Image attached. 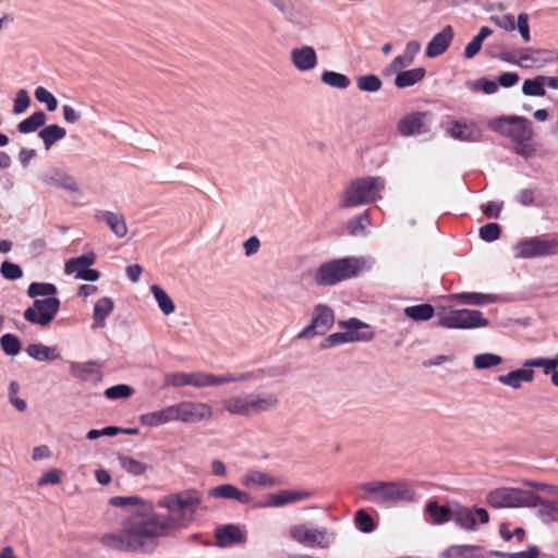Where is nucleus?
<instances>
[{"label":"nucleus","mask_w":558,"mask_h":558,"mask_svg":"<svg viewBox=\"0 0 558 558\" xmlns=\"http://www.w3.org/2000/svg\"><path fill=\"white\" fill-rule=\"evenodd\" d=\"M203 502V495L196 488H189L169 494L157 502L159 508L167 509L168 514L155 510H143L126 522V542L112 538L119 546L133 550H154L159 538L170 536L174 532L186 529L194 520L196 510Z\"/></svg>","instance_id":"1"},{"label":"nucleus","mask_w":558,"mask_h":558,"mask_svg":"<svg viewBox=\"0 0 558 558\" xmlns=\"http://www.w3.org/2000/svg\"><path fill=\"white\" fill-rule=\"evenodd\" d=\"M385 181L379 177H363L352 180L339 195L338 207L354 208L374 203L380 198Z\"/></svg>","instance_id":"2"},{"label":"nucleus","mask_w":558,"mask_h":558,"mask_svg":"<svg viewBox=\"0 0 558 558\" xmlns=\"http://www.w3.org/2000/svg\"><path fill=\"white\" fill-rule=\"evenodd\" d=\"M221 404L232 415L251 416L276 410L279 399L274 392L244 393L227 398Z\"/></svg>","instance_id":"3"},{"label":"nucleus","mask_w":558,"mask_h":558,"mask_svg":"<svg viewBox=\"0 0 558 558\" xmlns=\"http://www.w3.org/2000/svg\"><path fill=\"white\" fill-rule=\"evenodd\" d=\"M109 505L112 507H118V508L136 507V509L121 522V529L119 531L107 532V533L102 534L99 538L100 544L109 550L123 551V553H135V554L151 553L153 550H133V549L124 548L123 546L121 547V546H119V544H117L114 541H112L111 537L114 536V538H119L123 542H126L128 541V538L125 537L126 522L130 521L131 518H133L136 513H138L143 510H147V509L154 510L153 504L138 497V496H114L109 499Z\"/></svg>","instance_id":"4"},{"label":"nucleus","mask_w":558,"mask_h":558,"mask_svg":"<svg viewBox=\"0 0 558 558\" xmlns=\"http://www.w3.org/2000/svg\"><path fill=\"white\" fill-rule=\"evenodd\" d=\"M363 264L364 262L356 257H343L323 263L315 272V283L319 287H330L356 277Z\"/></svg>","instance_id":"5"},{"label":"nucleus","mask_w":558,"mask_h":558,"mask_svg":"<svg viewBox=\"0 0 558 558\" xmlns=\"http://www.w3.org/2000/svg\"><path fill=\"white\" fill-rule=\"evenodd\" d=\"M361 489L366 492L372 502L380 505H397L413 500L415 492L405 482H369L364 483Z\"/></svg>","instance_id":"6"},{"label":"nucleus","mask_w":558,"mask_h":558,"mask_svg":"<svg viewBox=\"0 0 558 558\" xmlns=\"http://www.w3.org/2000/svg\"><path fill=\"white\" fill-rule=\"evenodd\" d=\"M337 325L339 328L347 329V331L329 335L320 342V349L327 350L340 344L351 342H367L374 338L373 332L360 331L361 329L368 328L369 326L355 317L347 320H339Z\"/></svg>","instance_id":"7"},{"label":"nucleus","mask_w":558,"mask_h":558,"mask_svg":"<svg viewBox=\"0 0 558 558\" xmlns=\"http://www.w3.org/2000/svg\"><path fill=\"white\" fill-rule=\"evenodd\" d=\"M536 501L537 494L520 488H497L487 495L488 505L496 509L525 507Z\"/></svg>","instance_id":"8"},{"label":"nucleus","mask_w":558,"mask_h":558,"mask_svg":"<svg viewBox=\"0 0 558 558\" xmlns=\"http://www.w3.org/2000/svg\"><path fill=\"white\" fill-rule=\"evenodd\" d=\"M490 126L500 135L511 138L513 143L530 142L534 134L531 122L519 116L497 118L490 122Z\"/></svg>","instance_id":"9"},{"label":"nucleus","mask_w":558,"mask_h":558,"mask_svg":"<svg viewBox=\"0 0 558 558\" xmlns=\"http://www.w3.org/2000/svg\"><path fill=\"white\" fill-rule=\"evenodd\" d=\"M290 536L294 542L305 547L327 548L333 538V533L326 527H316L311 523H300L291 526Z\"/></svg>","instance_id":"10"},{"label":"nucleus","mask_w":558,"mask_h":558,"mask_svg":"<svg viewBox=\"0 0 558 558\" xmlns=\"http://www.w3.org/2000/svg\"><path fill=\"white\" fill-rule=\"evenodd\" d=\"M335 324V312L326 304L314 306L310 324L298 335V340H308L327 333Z\"/></svg>","instance_id":"11"},{"label":"nucleus","mask_w":558,"mask_h":558,"mask_svg":"<svg viewBox=\"0 0 558 558\" xmlns=\"http://www.w3.org/2000/svg\"><path fill=\"white\" fill-rule=\"evenodd\" d=\"M439 326L448 329H473L486 327L489 322L476 310H452L439 316Z\"/></svg>","instance_id":"12"},{"label":"nucleus","mask_w":558,"mask_h":558,"mask_svg":"<svg viewBox=\"0 0 558 558\" xmlns=\"http://www.w3.org/2000/svg\"><path fill=\"white\" fill-rule=\"evenodd\" d=\"M61 302L58 298L35 299L33 306L27 307L23 317L31 324L47 327L57 316Z\"/></svg>","instance_id":"13"},{"label":"nucleus","mask_w":558,"mask_h":558,"mask_svg":"<svg viewBox=\"0 0 558 558\" xmlns=\"http://www.w3.org/2000/svg\"><path fill=\"white\" fill-rule=\"evenodd\" d=\"M515 257L535 258L558 254V238H531L519 242L514 246Z\"/></svg>","instance_id":"14"},{"label":"nucleus","mask_w":558,"mask_h":558,"mask_svg":"<svg viewBox=\"0 0 558 558\" xmlns=\"http://www.w3.org/2000/svg\"><path fill=\"white\" fill-rule=\"evenodd\" d=\"M314 493L310 489H282L268 495L264 507H284L287 505L298 504L311 499Z\"/></svg>","instance_id":"15"},{"label":"nucleus","mask_w":558,"mask_h":558,"mask_svg":"<svg viewBox=\"0 0 558 558\" xmlns=\"http://www.w3.org/2000/svg\"><path fill=\"white\" fill-rule=\"evenodd\" d=\"M39 179L43 183L69 192H78L80 187L73 177L59 168H50L41 172Z\"/></svg>","instance_id":"16"},{"label":"nucleus","mask_w":558,"mask_h":558,"mask_svg":"<svg viewBox=\"0 0 558 558\" xmlns=\"http://www.w3.org/2000/svg\"><path fill=\"white\" fill-rule=\"evenodd\" d=\"M426 113L412 112L399 120L397 129L403 136L418 135L427 131L425 125Z\"/></svg>","instance_id":"17"},{"label":"nucleus","mask_w":558,"mask_h":558,"mask_svg":"<svg viewBox=\"0 0 558 558\" xmlns=\"http://www.w3.org/2000/svg\"><path fill=\"white\" fill-rule=\"evenodd\" d=\"M454 36V32L451 25H447L442 31L436 34L427 44L426 56L428 58H436L449 48Z\"/></svg>","instance_id":"18"},{"label":"nucleus","mask_w":558,"mask_h":558,"mask_svg":"<svg viewBox=\"0 0 558 558\" xmlns=\"http://www.w3.org/2000/svg\"><path fill=\"white\" fill-rule=\"evenodd\" d=\"M184 423L195 424L209 420L213 415L210 405L204 402L182 401Z\"/></svg>","instance_id":"19"},{"label":"nucleus","mask_w":558,"mask_h":558,"mask_svg":"<svg viewBox=\"0 0 558 558\" xmlns=\"http://www.w3.org/2000/svg\"><path fill=\"white\" fill-rule=\"evenodd\" d=\"M291 61L298 70L305 72L316 66L317 54L313 47L303 46L291 50Z\"/></svg>","instance_id":"20"},{"label":"nucleus","mask_w":558,"mask_h":558,"mask_svg":"<svg viewBox=\"0 0 558 558\" xmlns=\"http://www.w3.org/2000/svg\"><path fill=\"white\" fill-rule=\"evenodd\" d=\"M208 496L215 499H232L243 505L250 504L252 499L246 492L240 490L232 484H222L213 487L208 490Z\"/></svg>","instance_id":"21"},{"label":"nucleus","mask_w":558,"mask_h":558,"mask_svg":"<svg viewBox=\"0 0 558 558\" xmlns=\"http://www.w3.org/2000/svg\"><path fill=\"white\" fill-rule=\"evenodd\" d=\"M95 218L97 221L106 222L117 238L121 239L128 234V225L122 214L102 210L98 211Z\"/></svg>","instance_id":"22"},{"label":"nucleus","mask_w":558,"mask_h":558,"mask_svg":"<svg viewBox=\"0 0 558 558\" xmlns=\"http://www.w3.org/2000/svg\"><path fill=\"white\" fill-rule=\"evenodd\" d=\"M534 379V372L531 367H522L509 372L508 374L498 376V381L502 385L509 386L512 389H520L522 383H531Z\"/></svg>","instance_id":"23"},{"label":"nucleus","mask_w":558,"mask_h":558,"mask_svg":"<svg viewBox=\"0 0 558 558\" xmlns=\"http://www.w3.org/2000/svg\"><path fill=\"white\" fill-rule=\"evenodd\" d=\"M483 548L475 545H451L441 553L442 558H485Z\"/></svg>","instance_id":"24"},{"label":"nucleus","mask_w":558,"mask_h":558,"mask_svg":"<svg viewBox=\"0 0 558 558\" xmlns=\"http://www.w3.org/2000/svg\"><path fill=\"white\" fill-rule=\"evenodd\" d=\"M96 262V254L94 252L85 253L81 256L70 258L64 264V274L65 275H75V278L78 279V272L85 270L87 267H90Z\"/></svg>","instance_id":"25"},{"label":"nucleus","mask_w":558,"mask_h":558,"mask_svg":"<svg viewBox=\"0 0 558 558\" xmlns=\"http://www.w3.org/2000/svg\"><path fill=\"white\" fill-rule=\"evenodd\" d=\"M114 303L111 298L104 296L99 299L95 306L93 313V328H104L106 326L107 316L113 311Z\"/></svg>","instance_id":"26"},{"label":"nucleus","mask_w":558,"mask_h":558,"mask_svg":"<svg viewBox=\"0 0 558 558\" xmlns=\"http://www.w3.org/2000/svg\"><path fill=\"white\" fill-rule=\"evenodd\" d=\"M215 535L217 544L221 547L230 546L234 543H242L244 541L242 531L233 524H228L221 529H217Z\"/></svg>","instance_id":"27"},{"label":"nucleus","mask_w":558,"mask_h":558,"mask_svg":"<svg viewBox=\"0 0 558 558\" xmlns=\"http://www.w3.org/2000/svg\"><path fill=\"white\" fill-rule=\"evenodd\" d=\"M426 75V70L424 68H414L411 70L399 71L397 72L395 78V85L398 88H407L415 85L421 82Z\"/></svg>","instance_id":"28"},{"label":"nucleus","mask_w":558,"mask_h":558,"mask_svg":"<svg viewBox=\"0 0 558 558\" xmlns=\"http://www.w3.org/2000/svg\"><path fill=\"white\" fill-rule=\"evenodd\" d=\"M452 520L456 525L465 531H473L476 527V520L473 511L459 504L453 507Z\"/></svg>","instance_id":"29"},{"label":"nucleus","mask_w":558,"mask_h":558,"mask_svg":"<svg viewBox=\"0 0 558 558\" xmlns=\"http://www.w3.org/2000/svg\"><path fill=\"white\" fill-rule=\"evenodd\" d=\"M425 511L434 524L440 525L452 520L453 508L440 506L437 501L430 500L426 504Z\"/></svg>","instance_id":"30"},{"label":"nucleus","mask_w":558,"mask_h":558,"mask_svg":"<svg viewBox=\"0 0 558 558\" xmlns=\"http://www.w3.org/2000/svg\"><path fill=\"white\" fill-rule=\"evenodd\" d=\"M450 301L469 305H485L495 301L492 294H483L477 292H462L449 295Z\"/></svg>","instance_id":"31"},{"label":"nucleus","mask_w":558,"mask_h":558,"mask_svg":"<svg viewBox=\"0 0 558 558\" xmlns=\"http://www.w3.org/2000/svg\"><path fill=\"white\" fill-rule=\"evenodd\" d=\"M26 353L39 362H52L60 357L54 347L41 343H32L26 348Z\"/></svg>","instance_id":"32"},{"label":"nucleus","mask_w":558,"mask_h":558,"mask_svg":"<svg viewBox=\"0 0 558 558\" xmlns=\"http://www.w3.org/2000/svg\"><path fill=\"white\" fill-rule=\"evenodd\" d=\"M527 507H538V515L546 524H549L558 519V502L544 500L541 496L537 495V501L535 505H530Z\"/></svg>","instance_id":"33"},{"label":"nucleus","mask_w":558,"mask_h":558,"mask_svg":"<svg viewBox=\"0 0 558 558\" xmlns=\"http://www.w3.org/2000/svg\"><path fill=\"white\" fill-rule=\"evenodd\" d=\"M121 469L132 476H140L147 472L149 466L142 461H138L132 457L120 454L118 457Z\"/></svg>","instance_id":"34"},{"label":"nucleus","mask_w":558,"mask_h":558,"mask_svg":"<svg viewBox=\"0 0 558 558\" xmlns=\"http://www.w3.org/2000/svg\"><path fill=\"white\" fill-rule=\"evenodd\" d=\"M47 121V116L44 111H36L25 120L17 124V131L22 134H28L37 131L44 126Z\"/></svg>","instance_id":"35"},{"label":"nucleus","mask_w":558,"mask_h":558,"mask_svg":"<svg viewBox=\"0 0 558 558\" xmlns=\"http://www.w3.org/2000/svg\"><path fill=\"white\" fill-rule=\"evenodd\" d=\"M38 135L43 140L45 148L49 149L56 142L65 137L66 131L58 124H50L40 130Z\"/></svg>","instance_id":"36"},{"label":"nucleus","mask_w":558,"mask_h":558,"mask_svg":"<svg viewBox=\"0 0 558 558\" xmlns=\"http://www.w3.org/2000/svg\"><path fill=\"white\" fill-rule=\"evenodd\" d=\"M150 291L160 308V311L166 315H170L175 311V305L171 298L167 294V292L159 287L158 284H153L150 287Z\"/></svg>","instance_id":"37"},{"label":"nucleus","mask_w":558,"mask_h":558,"mask_svg":"<svg viewBox=\"0 0 558 558\" xmlns=\"http://www.w3.org/2000/svg\"><path fill=\"white\" fill-rule=\"evenodd\" d=\"M493 34V29L488 26L481 27L478 34L465 46L464 57L466 59L474 58L481 50L484 39Z\"/></svg>","instance_id":"38"},{"label":"nucleus","mask_w":558,"mask_h":558,"mask_svg":"<svg viewBox=\"0 0 558 558\" xmlns=\"http://www.w3.org/2000/svg\"><path fill=\"white\" fill-rule=\"evenodd\" d=\"M522 93L525 96L543 97L546 95L544 85V75H537L534 78H526L522 84Z\"/></svg>","instance_id":"39"},{"label":"nucleus","mask_w":558,"mask_h":558,"mask_svg":"<svg viewBox=\"0 0 558 558\" xmlns=\"http://www.w3.org/2000/svg\"><path fill=\"white\" fill-rule=\"evenodd\" d=\"M434 307L430 304H418L413 306H408L404 308V314L410 319L420 322V320H428L434 316Z\"/></svg>","instance_id":"40"},{"label":"nucleus","mask_w":558,"mask_h":558,"mask_svg":"<svg viewBox=\"0 0 558 558\" xmlns=\"http://www.w3.org/2000/svg\"><path fill=\"white\" fill-rule=\"evenodd\" d=\"M141 424L144 426L156 427L170 422L168 407L149 413H145L140 417Z\"/></svg>","instance_id":"41"},{"label":"nucleus","mask_w":558,"mask_h":558,"mask_svg":"<svg viewBox=\"0 0 558 558\" xmlns=\"http://www.w3.org/2000/svg\"><path fill=\"white\" fill-rule=\"evenodd\" d=\"M322 82L330 87L345 89L350 85V78L335 71H325L320 77Z\"/></svg>","instance_id":"42"},{"label":"nucleus","mask_w":558,"mask_h":558,"mask_svg":"<svg viewBox=\"0 0 558 558\" xmlns=\"http://www.w3.org/2000/svg\"><path fill=\"white\" fill-rule=\"evenodd\" d=\"M57 287L48 282H32L27 289L29 298L48 296L51 298L57 293Z\"/></svg>","instance_id":"43"},{"label":"nucleus","mask_w":558,"mask_h":558,"mask_svg":"<svg viewBox=\"0 0 558 558\" xmlns=\"http://www.w3.org/2000/svg\"><path fill=\"white\" fill-rule=\"evenodd\" d=\"M356 86L362 92L376 93L381 88L383 83L378 76L367 74L356 78Z\"/></svg>","instance_id":"44"},{"label":"nucleus","mask_w":558,"mask_h":558,"mask_svg":"<svg viewBox=\"0 0 558 558\" xmlns=\"http://www.w3.org/2000/svg\"><path fill=\"white\" fill-rule=\"evenodd\" d=\"M502 363V357L494 353L477 354L473 359V364L476 369H487Z\"/></svg>","instance_id":"45"},{"label":"nucleus","mask_w":558,"mask_h":558,"mask_svg":"<svg viewBox=\"0 0 558 558\" xmlns=\"http://www.w3.org/2000/svg\"><path fill=\"white\" fill-rule=\"evenodd\" d=\"M369 223L368 211L355 216L347 223L348 231L351 235H362L365 233L366 225Z\"/></svg>","instance_id":"46"},{"label":"nucleus","mask_w":558,"mask_h":558,"mask_svg":"<svg viewBox=\"0 0 558 558\" xmlns=\"http://www.w3.org/2000/svg\"><path fill=\"white\" fill-rule=\"evenodd\" d=\"M70 369H71V374L73 377L82 379V380H87L92 374L96 373L94 362H85V363L71 362Z\"/></svg>","instance_id":"47"},{"label":"nucleus","mask_w":558,"mask_h":558,"mask_svg":"<svg viewBox=\"0 0 558 558\" xmlns=\"http://www.w3.org/2000/svg\"><path fill=\"white\" fill-rule=\"evenodd\" d=\"M533 54H534L533 48H524L519 51L518 60H513L508 54H505L502 57V60H505L507 62L515 63L517 65H519L521 68H525V69L535 68Z\"/></svg>","instance_id":"48"},{"label":"nucleus","mask_w":558,"mask_h":558,"mask_svg":"<svg viewBox=\"0 0 558 558\" xmlns=\"http://www.w3.org/2000/svg\"><path fill=\"white\" fill-rule=\"evenodd\" d=\"M3 352L9 356H15L21 351V341L15 335L5 333L0 338Z\"/></svg>","instance_id":"49"},{"label":"nucleus","mask_w":558,"mask_h":558,"mask_svg":"<svg viewBox=\"0 0 558 558\" xmlns=\"http://www.w3.org/2000/svg\"><path fill=\"white\" fill-rule=\"evenodd\" d=\"M524 367H541L546 375L553 374L558 367V359H530L523 363Z\"/></svg>","instance_id":"50"},{"label":"nucleus","mask_w":558,"mask_h":558,"mask_svg":"<svg viewBox=\"0 0 558 558\" xmlns=\"http://www.w3.org/2000/svg\"><path fill=\"white\" fill-rule=\"evenodd\" d=\"M190 386L195 388L215 387L214 374L206 372H191Z\"/></svg>","instance_id":"51"},{"label":"nucleus","mask_w":558,"mask_h":558,"mask_svg":"<svg viewBox=\"0 0 558 558\" xmlns=\"http://www.w3.org/2000/svg\"><path fill=\"white\" fill-rule=\"evenodd\" d=\"M534 63L535 68H543L546 64L553 63L558 60V53L549 49H534Z\"/></svg>","instance_id":"52"},{"label":"nucleus","mask_w":558,"mask_h":558,"mask_svg":"<svg viewBox=\"0 0 558 558\" xmlns=\"http://www.w3.org/2000/svg\"><path fill=\"white\" fill-rule=\"evenodd\" d=\"M354 521L359 530L363 533H371L375 530L373 518L363 509L355 512Z\"/></svg>","instance_id":"53"},{"label":"nucleus","mask_w":558,"mask_h":558,"mask_svg":"<svg viewBox=\"0 0 558 558\" xmlns=\"http://www.w3.org/2000/svg\"><path fill=\"white\" fill-rule=\"evenodd\" d=\"M35 98L43 104H46L47 110L52 112L57 110V98L45 87L39 86L35 89Z\"/></svg>","instance_id":"54"},{"label":"nucleus","mask_w":558,"mask_h":558,"mask_svg":"<svg viewBox=\"0 0 558 558\" xmlns=\"http://www.w3.org/2000/svg\"><path fill=\"white\" fill-rule=\"evenodd\" d=\"M133 393V388L129 385L120 384L109 387L105 390V397L107 399H124Z\"/></svg>","instance_id":"55"},{"label":"nucleus","mask_w":558,"mask_h":558,"mask_svg":"<svg viewBox=\"0 0 558 558\" xmlns=\"http://www.w3.org/2000/svg\"><path fill=\"white\" fill-rule=\"evenodd\" d=\"M480 238L485 242H493L499 239L501 229L498 223L489 222L480 228Z\"/></svg>","instance_id":"56"},{"label":"nucleus","mask_w":558,"mask_h":558,"mask_svg":"<svg viewBox=\"0 0 558 558\" xmlns=\"http://www.w3.org/2000/svg\"><path fill=\"white\" fill-rule=\"evenodd\" d=\"M63 472L60 469L52 468L44 473L36 482L38 487L46 485H58L61 483Z\"/></svg>","instance_id":"57"},{"label":"nucleus","mask_w":558,"mask_h":558,"mask_svg":"<svg viewBox=\"0 0 558 558\" xmlns=\"http://www.w3.org/2000/svg\"><path fill=\"white\" fill-rule=\"evenodd\" d=\"M20 385L16 381H11L9 385V401L20 412L27 409V403L24 399L19 398Z\"/></svg>","instance_id":"58"},{"label":"nucleus","mask_w":558,"mask_h":558,"mask_svg":"<svg viewBox=\"0 0 558 558\" xmlns=\"http://www.w3.org/2000/svg\"><path fill=\"white\" fill-rule=\"evenodd\" d=\"M0 272L8 280H17L23 276L22 268L17 264L8 260L1 264Z\"/></svg>","instance_id":"59"},{"label":"nucleus","mask_w":558,"mask_h":558,"mask_svg":"<svg viewBox=\"0 0 558 558\" xmlns=\"http://www.w3.org/2000/svg\"><path fill=\"white\" fill-rule=\"evenodd\" d=\"M414 62L413 59L409 58L404 52L400 56H397L392 62L390 63L389 68H387L384 73L389 75L391 73H397L401 71L404 68L410 66Z\"/></svg>","instance_id":"60"},{"label":"nucleus","mask_w":558,"mask_h":558,"mask_svg":"<svg viewBox=\"0 0 558 558\" xmlns=\"http://www.w3.org/2000/svg\"><path fill=\"white\" fill-rule=\"evenodd\" d=\"M247 482L259 486H275L276 480L267 473L255 471L247 475Z\"/></svg>","instance_id":"61"},{"label":"nucleus","mask_w":558,"mask_h":558,"mask_svg":"<svg viewBox=\"0 0 558 558\" xmlns=\"http://www.w3.org/2000/svg\"><path fill=\"white\" fill-rule=\"evenodd\" d=\"M29 104H31V98H29L28 92L26 89L17 90L15 98H14L13 112L15 114L23 113L28 108Z\"/></svg>","instance_id":"62"},{"label":"nucleus","mask_w":558,"mask_h":558,"mask_svg":"<svg viewBox=\"0 0 558 558\" xmlns=\"http://www.w3.org/2000/svg\"><path fill=\"white\" fill-rule=\"evenodd\" d=\"M255 380H263L269 378H277L283 375V372L278 366H265L254 369Z\"/></svg>","instance_id":"63"},{"label":"nucleus","mask_w":558,"mask_h":558,"mask_svg":"<svg viewBox=\"0 0 558 558\" xmlns=\"http://www.w3.org/2000/svg\"><path fill=\"white\" fill-rule=\"evenodd\" d=\"M450 135L456 140L471 141L473 131L465 124L454 122L450 130Z\"/></svg>","instance_id":"64"}]
</instances>
